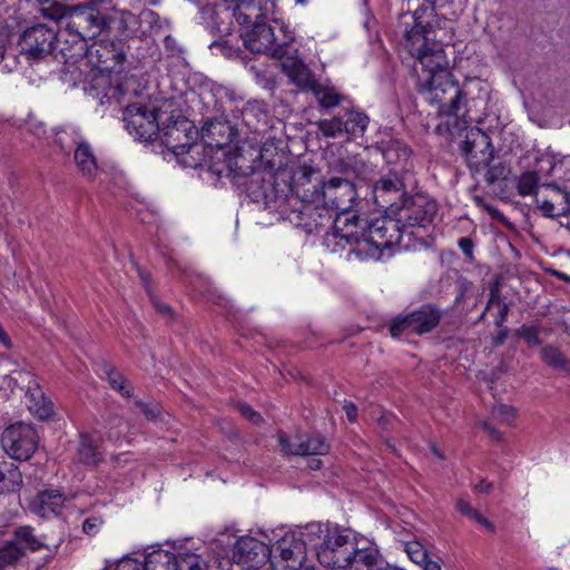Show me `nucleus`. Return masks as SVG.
<instances>
[{"mask_svg":"<svg viewBox=\"0 0 570 570\" xmlns=\"http://www.w3.org/2000/svg\"><path fill=\"white\" fill-rule=\"evenodd\" d=\"M305 534L322 538V542L316 546V554L318 562L330 569H341L356 546L348 531L336 527L331 529L321 523H311L306 527Z\"/></svg>","mask_w":570,"mask_h":570,"instance_id":"20e7f679","label":"nucleus"},{"mask_svg":"<svg viewBox=\"0 0 570 570\" xmlns=\"http://www.w3.org/2000/svg\"><path fill=\"white\" fill-rule=\"evenodd\" d=\"M459 247H460V249L463 252V254L466 257H469V258L472 257L474 244H473L471 238H469V237L460 238L459 239Z\"/></svg>","mask_w":570,"mask_h":570,"instance_id":"4d7b16f0","label":"nucleus"},{"mask_svg":"<svg viewBox=\"0 0 570 570\" xmlns=\"http://www.w3.org/2000/svg\"><path fill=\"white\" fill-rule=\"evenodd\" d=\"M497 306L499 307V312L495 318V325L498 327H502L503 324L507 322V317L509 315V305L507 303H502Z\"/></svg>","mask_w":570,"mask_h":570,"instance_id":"6e6d98bb","label":"nucleus"},{"mask_svg":"<svg viewBox=\"0 0 570 570\" xmlns=\"http://www.w3.org/2000/svg\"><path fill=\"white\" fill-rule=\"evenodd\" d=\"M539 332V328L535 326L522 325L515 331V334L523 338L528 345L533 346L541 344Z\"/></svg>","mask_w":570,"mask_h":570,"instance_id":"c03bdc74","label":"nucleus"},{"mask_svg":"<svg viewBox=\"0 0 570 570\" xmlns=\"http://www.w3.org/2000/svg\"><path fill=\"white\" fill-rule=\"evenodd\" d=\"M135 406L145 415L149 421L156 420L160 414V406L157 403H146L142 401H135Z\"/></svg>","mask_w":570,"mask_h":570,"instance_id":"49530a36","label":"nucleus"},{"mask_svg":"<svg viewBox=\"0 0 570 570\" xmlns=\"http://www.w3.org/2000/svg\"><path fill=\"white\" fill-rule=\"evenodd\" d=\"M455 508L461 514L468 517L469 519L474 520L475 522L481 517V513L478 510H475L474 508H472L471 504L463 499H459L456 501Z\"/></svg>","mask_w":570,"mask_h":570,"instance_id":"3c124183","label":"nucleus"},{"mask_svg":"<svg viewBox=\"0 0 570 570\" xmlns=\"http://www.w3.org/2000/svg\"><path fill=\"white\" fill-rule=\"evenodd\" d=\"M65 501L66 498L59 490L48 489L38 493L31 501L30 509L40 517L48 518L59 514Z\"/></svg>","mask_w":570,"mask_h":570,"instance_id":"bb28decb","label":"nucleus"},{"mask_svg":"<svg viewBox=\"0 0 570 570\" xmlns=\"http://www.w3.org/2000/svg\"><path fill=\"white\" fill-rule=\"evenodd\" d=\"M154 307L156 308V311L159 314H161L164 316H170L171 315V308L166 303H163V302H159V301H154Z\"/></svg>","mask_w":570,"mask_h":570,"instance_id":"680f3d73","label":"nucleus"},{"mask_svg":"<svg viewBox=\"0 0 570 570\" xmlns=\"http://www.w3.org/2000/svg\"><path fill=\"white\" fill-rule=\"evenodd\" d=\"M282 451L292 455H324L330 452V444L321 434H296L288 439L285 433L278 434Z\"/></svg>","mask_w":570,"mask_h":570,"instance_id":"412c9836","label":"nucleus"},{"mask_svg":"<svg viewBox=\"0 0 570 570\" xmlns=\"http://www.w3.org/2000/svg\"><path fill=\"white\" fill-rule=\"evenodd\" d=\"M441 317V311L435 305L428 304L407 315L395 317L390 324V334L400 337L403 333H430L439 325Z\"/></svg>","mask_w":570,"mask_h":570,"instance_id":"6e6552de","label":"nucleus"},{"mask_svg":"<svg viewBox=\"0 0 570 570\" xmlns=\"http://www.w3.org/2000/svg\"><path fill=\"white\" fill-rule=\"evenodd\" d=\"M71 10L73 12L69 16V22L65 23V29L72 41H80V49L83 50L89 41L94 42L108 28V21L94 7L72 4Z\"/></svg>","mask_w":570,"mask_h":570,"instance_id":"39448f33","label":"nucleus"},{"mask_svg":"<svg viewBox=\"0 0 570 570\" xmlns=\"http://www.w3.org/2000/svg\"><path fill=\"white\" fill-rule=\"evenodd\" d=\"M1 444L9 456L26 461L37 449V434L29 424L18 422L2 432Z\"/></svg>","mask_w":570,"mask_h":570,"instance_id":"9d476101","label":"nucleus"},{"mask_svg":"<svg viewBox=\"0 0 570 570\" xmlns=\"http://www.w3.org/2000/svg\"><path fill=\"white\" fill-rule=\"evenodd\" d=\"M71 9L72 6L53 3L43 9V12L52 20L69 22V16L73 12Z\"/></svg>","mask_w":570,"mask_h":570,"instance_id":"79ce46f5","label":"nucleus"},{"mask_svg":"<svg viewBox=\"0 0 570 570\" xmlns=\"http://www.w3.org/2000/svg\"><path fill=\"white\" fill-rule=\"evenodd\" d=\"M289 178L288 198H296L302 203L320 200L325 179L318 169L306 165L299 166Z\"/></svg>","mask_w":570,"mask_h":570,"instance_id":"2eb2a0df","label":"nucleus"},{"mask_svg":"<svg viewBox=\"0 0 570 570\" xmlns=\"http://www.w3.org/2000/svg\"><path fill=\"white\" fill-rule=\"evenodd\" d=\"M85 52L91 62L105 72H120L126 60V43L108 39L95 40L85 47Z\"/></svg>","mask_w":570,"mask_h":570,"instance_id":"f8f14e48","label":"nucleus"},{"mask_svg":"<svg viewBox=\"0 0 570 570\" xmlns=\"http://www.w3.org/2000/svg\"><path fill=\"white\" fill-rule=\"evenodd\" d=\"M415 87L419 92L426 95L428 101L439 106L438 114L441 117L448 118L445 122H440L435 127L439 135H452L454 128H461L460 119L466 117L465 94L451 72L429 75L422 82L415 83Z\"/></svg>","mask_w":570,"mask_h":570,"instance_id":"f03ea898","label":"nucleus"},{"mask_svg":"<svg viewBox=\"0 0 570 570\" xmlns=\"http://www.w3.org/2000/svg\"><path fill=\"white\" fill-rule=\"evenodd\" d=\"M333 217V214L321 203H302L292 198L287 213L284 214L282 219L289 220V223L307 233H313L332 223Z\"/></svg>","mask_w":570,"mask_h":570,"instance_id":"1a4fd4ad","label":"nucleus"},{"mask_svg":"<svg viewBox=\"0 0 570 570\" xmlns=\"http://www.w3.org/2000/svg\"><path fill=\"white\" fill-rule=\"evenodd\" d=\"M541 360L551 368L559 370L561 368L566 355L553 345H546L540 351Z\"/></svg>","mask_w":570,"mask_h":570,"instance_id":"ea45409f","label":"nucleus"},{"mask_svg":"<svg viewBox=\"0 0 570 570\" xmlns=\"http://www.w3.org/2000/svg\"><path fill=\"white\" fill-rule=\"evenodd\" d=\"M409 194L402 178L396 173L382 176L373 187V198L377 207L393 215Z\"/></svg>","mask_w":570,"mask_h":570,"instance_id":"a211bd4d","label":"nucleus"},{"mask_svg":"<svg viewBox=\"0 0 570 570\" xmlns=\"http://www.w3.org/2000/svg\"><path fill=\"white\" fill-rule=\"evenodd\" d=\"M461 153L471 171L479 174L493 160V147L490 137L479 128H471L461 142Z\"/></svg>","mask_w":570,"mask_h":570,"instance_id":"9b49d317","label":"nucleus"},{"mask_svg":"<svg viewBox=\"0 0 570 570\" xmlns=\"http://www.w3.org/2000/svg\"><path fill=\"white\" fill-rule=\"evenodd\" d=\"M43 547V543L36 538L33 529L30 527H20L14 530V538L7 541L0 548V570L16 563L26 550L37 551Z\"/></svg>","mask_w":570,"mask_h":570,"instance_id":"aec40b11","label":"nucleus"},{"mask_svg":"<svg viewBox=\"0 0 570 570\" xmlns=\"http://www.w3.org/2000/svg\"><path fill=\"white\" fill-rule=\"evenodd\" d=\"M274 551L287 570H299L306 560V544L303 539L292 533L282 537L275 544Z\"/></svg>","mask_w":570,"mask_h":570,"instance_id":"b1692460","label":"nucleus"},{"mask_svg":"<svg viewBox=\"0 0 570 570\" xmlns=\"http://www.w3.org/2000/svg\"><path fill=\"white\" fill-rule=\"evenodd\" d=\"M268 153V149L259 153L261 163L256 166L249 164L245 156L236 155L230 160L229 167L234 178L246 179L242 184L246 187L252 202L262 205L264 209L277 213L283 218L292 202V198H288L289 175L286 169L281 168V165L269 159L265 160Z\"/></svg>","mask_w":570,"mask_h":570,"instance_id":"f257e3e1","label":"nucleus"},{"mask_svg":"<svg viewBox=\"0 0 570 570\" xmlns=\"http://www.w3.org/2000/svg\"><path fill=\"white\" fill-rule=\"evenodd\" d=\"M4 468L7 473L6 481L8 482V484H6V490L16 491L22 484V474L13 464L8 466V464L4 463Z\"/></svg>","mask_w":570,"mask_h":570,"instance_id":"37998d69","label":"nucleus"},{"mask_svg":"<svg viewBox=\"0 0 570 570\" xmlns=\"http://www.w3.org/2000/svg\"><path fill=\"white\" fill-rule=\"evenodd\" d=\"M105 373L109 385L114 390L119 392L125 397H130L132 395V387L121 373L112 368H106Z\"/></svg>","mask_w":570,"mask_h":570,"instance_id":"4c0bfd02","label":"nucleus"},{"mask_svg":"<svg viewBox=\"0 0 570 570\" xmlns=\"http://www.w3.org/2000/svg\"><path fill=\"white\" fill-rule=\"evenodd\" d=\"M236 134V128L223 116L208 119L202 128L203 139L208 146L217 149L228 146Z\"/></svg>","mask_w":570,"mask_h":570,"instance_id":"393cba45","label":"nucleus"},{"mask_svg":"<svg viewBox=\"0 0 570 570\" xmlns=\"http://www.w3.org/2000/svg\"><path fill=\"white\" fill-rule=\"evenodd\" d=\"M311 91L313 92L320 107L324 110L338 107L345 100V96L342 95L335 87L323 85L318 81Z\"/></svg>","mask_w":570,"mask_h":570,"instance_id":"473e14b6","label":"nucleus"},{"mask_svg":"<svg viewBox=\"0 0 570 570\" xmlns=\"http://www.w3.org/2000/svg\"><path fill=\"white\" fill-rule=\"evenodd\" d=\"M335 237L348 244H360L363 240L365 224L362 225L360 216L352 209L337 210L332 220Z\"/></svg>","mask_w":570,"mask_h":570,"instance_id":"5701e85b","label":"nucleus"},{"mask_svg":"<svg viewBox=\"0 0 570 570\" xmlns=\"http://www.w3.org/2000/svg\"><path fill=\"white\" fill-rule=\"evenodd\" d=\"M115 570H146V563L136 559L126 558L118 562Z\"/></svg>","mask_w":570,"mask_h":570,"instance_id":"603ef678","label":"nucleus"},{"mask_svg":"<svg viewBox=\"0 0 570 570\" xmlns=\"http://www.w3.org/2000/svg\"><path fill=\"white\" fill-rule=\"evenodd\" d=\"M404 32V27L396 26V32L405 40V47L411 56L416 58V83L422 82L429 75L449 73L450 61L445 50L440 43H429V28L416 30V26L409 27Z\"/></svg>","mask_w":570,"mask_h":570,"instance_id":"7ed1b4c3","label":"nucleus"},{"mask_svg":"<svg viewBox=\"0 0 570 570\" xmlns=\"http://www.w3.org/2000/svg\"><path fill=\"white\" fill-rule=\"evenodd\" d=\"M482 171H484V179L489 185H493L495 181L504 178L505 176V167L502 165H490Z\"/></svg>","mask_w":570,"mask_h":570,"instance_id":"de8ad7c7","label":"nucleus"},{"mask_svg":"<svg viewBox=\"0 0 570 570\" xmlns=\"http://www.w3.org/2000/svg\"><path fill=\"white\" fill-rule=\"evenodd\" d=\"M538 188L539 176L535 171H525L519 177L517 189L521 196L535 195L537 197Z\"/></svg>","mask_w":570,"mask_h":570,"instance_id":"e433bc0d","label":"nucleus"},{"mask_svg":"<svg viewBox=\"0 0 570 570\" xmlns=\"http://www.w3.org/2000/svg\"><path fill=\"white\" fill-rule=\"evenodd\" d=\"M476 523L483 525L491 533L495 532L494 524L491 521H489L487 518H484L482 514L479 518V520L476 521Z\"/></svg>","mask_w":570,"mask_h":570,"instance_id":"338daca9","label":"nucleus"},{"mask_svg":"<svg viewBox=\"0 0 570 570\" xmlns=\"http://www.w3.org/2000/svg\"><path fill=\"white\" fill-rule=\"evenodd\" d=\"M508 328H502L494 337H493V344L495 346L502 345L507 337H508Z\"/></svg>","mask_w":570,"mask_h":570,"instance_id":"0e129e2a","label":"nucleus"},{"mask_svg":"<svg viewBox=\"0 0 570 570\" xmlns=\"http://www.w3.org/2000/svg\"><path fill=\"white\" fill-rule=\"evenodd\" d=\"M474 489L479 492L489 493L492 489V483H488L484 480H481L478 484H475Z\"/></svg>","mask_w":570,"mask_h":570,"instance_id":"774afa93","label":"nucleus"},{"mask_svg":"<svg viewBox=\"0 0 570 570\" xmlns=\"http://www.w3.org/2000/svg\"><path fill=\"white\" fill-rule=\"evenodd\" d=\"M166 112L159 108L148 109L135 102L124 109V121L127 131L137 140L151 141L165 125Z\"/></svg>","mask_w":570,"mask_h":570,"instance_id":"423d86ee","label":"nucleus"},{"mask_svg":"<svg viewBox=\"0 0 570 570\" xmlns=\"http://www.w3.org/2000/svg\"><path fill=\"white\" fill-rule=\"evenodd\" d=\"M77 460L88 466H97L102 461V453L98 444L88 433L79 434V443L76 451Z\"/></svg>","mask_w":570,"mask_h":570,"instance_id":"c756f323","label":"nucleus"},{"mask_svg":"<svg viewBox=\"0 0 570 570\" xmlns=\"http://www.w3.org/2000/svg\"><path fill=\"white\" fill-rule=\"evenodd\" d=\"M436 202L426 194H409L393 216L399 217L404 229L409 227L426 228L438 214Z\"/></svg>","mask_w":570,"mask_h":570,"instance_id":"0eeeda50","label":"nucleus"},{"mask_svg":"<svg viewBox=\"0 0 570 570\" xmlns=\"http://www.w3.org/2000/svg\"><path fill=\"white\" fill-rule=\"evenodd\" d=\"M341 115L345 134L352 136H363L370 121L366 114L354 110L352 108H343L341 110Z\"/></svg>","mask_w":570,"mask_h":570,"instance_id":"2f4dec72","label":"nucleus"},{"mask_svg":"<svg viewBox=\"0 0 570 570\" xmlns=\"http://www.w3.org/2000/svg\"><path fill=\"white\" fill-rule=\"evenodd\" d=\"M26 404L29 411L39 420H48L53 414L52 403L46 397L37 382L32 381L27 387Z\"/></svg>","mask_w":570,"mask_h":570,"instance_id":"cd10ccee","label":"nucleus"},{"mask_svg":"<svg viewBox=\"0 0 570 570\" xmlns=\"http://www.w3.org/2000/svg\"><path fill=\"white\" fill-rule=\"evenodd\" d=\"M67 137H69L67 131H59L57 132L55 141L59 146L60 150L66 155H69L71 148L75 147L73 160L78 171L85 178L89 180L94 179L98 171V164L90 144L80 139L78 136L72 137L71 144H69L67 141Z\"/></svg>","mask_w":570,"mask_h":570,"instance_id":"dca6fc26","label":"nucleus"},{"mask_svg":"<svg viewBox=\"0 0 570 570\" xmlns=\"http://www.w3.org/2000/svg\"><path fill=\"white\" fill-rule=\"evenodd\" d=\"M552 190V195L548 198V200L558 202L559 196L562 197L564 200H569L570 193H563L556 188H550Z\"/></svg>","mask_w":570,"mask_h":570,"instance_id":"69168bd1","label":"nucleus"},{"mask_svg":"<svg viewBox=\"0 0 570 570\" xmlns=\"http://www.w3.org/2000/svg\"><path fill=\"white\" fill-rule=\"evenodd\" d=\"M423 570H441V559H431L430 557L426 559L425 562L421 564Z\"/></svg>","mask_w":570,"mask_h":570,"instance_id":"bf43d9fd","label":"nucleus"},{"mask_svg":"<svg viewBox=\"0 0 570 570\" xmlns=\"http://www.w3.org/2000/svg\"><path fill=\"white\" fill-rule=\"evenodd\" d=\"M549 174L553 181L543 184L544 188H556L563 193H570V157L551 164Z\"/></svg>","mask_w":570,"mask_h":570,"instance_id":"7c9ffc66","label":"nucleus"},{"mask_svg":"<svg viewBox=\"0 0 570 570\" xmlns=\"http://www.w3.org/2000/svg\"><path fill=\"white\" fill-rule=\"evenodd\" d=\"M177 570H203L199 558L195 554H186L178 559Z\"/></svg>","mask_w":570,"mask_h":570,"instance_id":"09e8293b","label":"nucleus"},{"mask_svg":"<svg viewBox=\"0 0 570 570\" xmlns=\"http://www.w3.org/2000/svg\"><path fill=\"white\" fill-rule=\"evenodd\" d=\"M403 228L399 217L387 214L365 222L363 240L376 248H390L392 245L400 243Z\"/></svg>","mask_w":570,"mask_h":570,"instance_id":"ddd939ff","label":"nucleus"},{"mask_svg":"<svg viewBox=\"0 0 570 570\" xmlns=\"http://www.w3.org/2000/svg\"><path fill=\"white\" fill-rule=\"evenodd\" d=\"M492 416L504 424H511L515 417V410L512 406L500 404L493 407Z\"/></svg>","mask_w":570,"mask_h":570,"instance_id":"a18cd8bd","label":"nucleus"},{"mask_svg":"<svg viewBox=\"0 0 570 570\" xmlns=\"http://www.w3.org/2000/svg\"><path fill=\"white\" fill-rule=\"evenodd\" d=\"M282 60L283 71L286 73L289 80L301 89L312 90L313 87L317 83V80L314 78L312 71L301 59H297L296 57H293L288 53Z\"/></svg>","mask_w":570,"mask_h":570,"instance_id":"a878e982","label":"nucleus"},{"mask_svg":"<svg viewBox=\"0 0 570 570\" xmlns=\"http://www.w3.org/2000/svg\"><path fill=\"white\" fill-rule=\"evenodd\" d=\"M404 550L409 558L419 566L425 562L429 558L428 550L419 541L406 542Z\"/></svg>","mask_w":570,"mask_h":570,"instance_id":"a19ab883","label":"nucleus"},{"mask_svg":"<svg viewBox=\"0 0 570 570\" xmlns=\"http://www.w3.org/2000/svg\"><path fill=\"white\" fill-rule=\"evenodd\" d=\"M475 200L476 204L484 208V210H487L493 218H499L501 216L500 212L495 207L483 203V200L480 199L479 197H476Z\"/></svg>","mask_w":570,"mask_h":570,"instance_id":"052dcab7","label":"nucleus"},{"mask_svg":"<svg viewBox=\"0 0 570 570\" xmlns=\"http://www.w3.org/2000/svg\"><path fill=\"white\" fill-rule=\"evenodd\" d=\"M538 209L543 216L549 218H557L570 212V200H564L559 196L558 202L548 200V198L535 197Z\"/></svg>","mask_w":570,"mask_h":570,"instance_id":"f704fd0d","label":"nucleus"},{"mask_svg":"<svg viewBox=\"0 0 570 570\" xmlns=\"http://www.w3.org/2000/svg\"><path fill=\"white\" fill-rule=\"evenodd\" d=\"M236 407L238 412L249 422L258 424L262 422V415L256 412L252 406L246 403H237Z\"/></svg>","mask_w":570,"mask_h":570,"instance_id":"8fccbe9b","label":"nucleus"},{"mask_svg":"<svg viewBox=\"0 0 570 570\" xmlns=\"http://www.w3.org/2000/svg\"><path fill=\"white\" fill-rule=\"evenodd\" d=\"M271 556L272 549L267 544L248 535L237 539L233 548L234 562L246 569L264 566Z\"/></svg>","mask_w":570,"mask_h":570,"instance_id":"6ab92c4d","label":"nucleus"},{"mask_svg":"<svg viewBox=\"0 0 570 570\" xmlns=\"http://www.w3.org/2000/svg\"><path fill=\"white\" fill-rule=\"evenodd\" d=\"M357 200L355 184L346 178L332 177L325 180L320 200L332 214L337 210L352 209Z\"/></svg>","mask_w":570,"mask_h":570,"instance_id":"4468645a","label":"nucleus"},{"mask_svg":"<svg viewBox=\"0 0 570 570\" xmlns=\"http://www.w3.org/2000/svg\"><path fill=\"white\" fill-rule=\"evenodd\" d=\"M146 570H177V557L167 550L155 549L145 556Z\"/></svg>","mask_w":570,"mask_h":570,"instance_id":"72a5a7b5","label":"nucleus"},{"mask_svg":"<svg viewBox=\"0 0 570 570\" xmlns=\"http://www.w3.org/2000/svg\"><path fill=\"white\" fill-rule=\"evenodd\" d=\"M344 410L346 412V415H347V419L351 421V422H354L357 417V407L355 404L353 403H346L344 405Z\"/></svg>","mask_w":570,"mask_h":570,"instance_id":"e2e57ef3","label":"nucleus"},{"mask_svg":"<svg viewBox=\"0 0 570 570\" xmlns=\"http://www.w3.org/2000/svg\"><path fill=\"white\" fill-rule=\"evenodd\" d=\"M348 560L343 564V570H379L376 569L381 554L373 547L357 548L351 551Z\"/></svg>","mask_w":570,"mask_h":570,"instance_id":"c85d7f7f","label":"nucleus"},{"mask_svg":"<svg viewBox=\"0 0 570 570\" xmlns=\"http://www.w3.org/2000/svg\"><path fill=\"white\" fill-rule=\"evenodd\" d=\"M409 147L399 140L390 141L383 149V156L387 163L406 161L410 157Z\"/></svg>","mask_w":570,"mask_h":570,"instance_id":"c9c22d12","label":"nucleus"},{"mask_svg":"<svg viewBox=\"0 0 570 570\" xmlns=\"http://www.w3.org/2000/svg\"><path fill=\"white\" fill-rule=\"evenodd\" d=\"M482 429L490 435V438L494 441L501 440V433L489 422L481 423Z\"/></svg>","mask_w":570,"mask_h":570,"instance_id":"13d9d810","label":"nucleus"},{"mask_svg":"<svg viewBox=\"0 0 570 570\" xmlns=\"http://www.w3.org/2000/svg\"><path fill=\"white\" fill-rule=\"evenodd\" d=\"M101 523H102V521L98 517L87 518L83 521L82 530H83L85 533H87L89 535H95L98 532Z\"/></svg>","mask_w":570,"mask_h":570,"instance_id":"864d4df0","label":"nucleus"},{"mask_svg":"<svg viewBox=\"0 0 570 570\" xmlns=\"http://www.w3.org/2000/svg\"><path fill=\"white\" fill-rule=\"evenodd\" d=\"M502 303H505V302L501 297L499 284L497 283V284L491 285L490 286V297L487 303V309H489L492 305H499Z\"/></svg>","mask_w":570,"mask_h":570,"instance_id":"5fc2aeb1","label":"nucleus"},{"mask_svg":"<svg viewBox=\"0 0 570 570\" xmlns=\"http://www.w3.org/2000/svg\"><path fill=\"white\" fill-rule=\"evenodd\" d=\"M343 120L341 110L336 116L331 119H321L317 122L318 129L325 137L335 138L342 134H345V129L343 128Z\"/></svg>","mask_w":570,"mask_h":570,"instance_id":"58836bf2","label":"nucleus"},{"mask_svg":"<svg viewBox=\"0 0 570 570\" xmlns=\"http://www.w3.org/2000/svg\"><path fill=\"white\" fill-rule=\"evenodd\" d=\"M56 32L45 24H36L27 29L19 40L21 53L28 59L40 60L55 49Z\"/></svg>","mask_w":570,"mask_h":570,"instance_id":"f3484780","label":"nucleus"},{"mask_svg":"<svg viewBox=\"0 0 570 570\" xmlns=\"http://www.w3.org/2000/svg\"><path fill=\"white\" fill-rule=\"evenodd\" d=\"M160 130L164 131V144L174 154L184 155L193 147V138L188 135L191 127L187 120L179 118L174 120V116H167Z\"/></svg>","mask_w":570,"mask_h":570,"instance_id":"4be33fe9","label":"nucleus"}]
</instances>
